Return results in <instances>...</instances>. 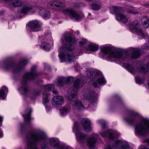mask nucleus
I'll use <instances>...</instances> for the list:
<instances>
[{"instance_id": "603ef678", "label": "nucleus", "mask_w": 149, "mask_h": 149, "mask_svg": "<svg viewBox=\"0 0 149 149\" xmlns=\"http://www.w3.org/2000/svg\"><path fill=\"white\" fill-rule=\"evenodd\" d=\"M41 92V91L40 90H36L34 92V94L35 96H36L39 94Z\"/></svg>"}, {"instance_id": "3c124183", "label": "nucleus", "mask_w": 149, "mask_h": 149, "mask_svg": "<svg viewBox=\"0 0 149 149\" xmlns=\"http://www.w3.org/2000/svg\"><path fill=\"white\" fill-rule=\"evenodd\" d=\"M148 44L147 43L144 44L141 47V48L143 49H145L148 48Z\"/></svg>"}, {"instance_id": "9d476101", "label": "nucleus", "mask_w": 149, "mask_h": 149, "mask_svg": "<svg viewBox=\"0 0 149 149\" xmlns=\"http://www.w3.org/2000/svg\"><path fill=\"white\" fill-rule=\"evenodd\" d=\"M139 24L137 21H135L131 23L129 26V28L132 31H135L141 37L140 38H144L145 37V35L143 31L141 28H139Z\"/></svg>"}, {"instance_id": "09e8293b", "label": "nucleus", "mask_w": 149, "mask_h": 149, "mask_svg": "<svg viewBox=\"0 0 149 149\" xmlns=\"http://www.w3.org/2000/svg\"><path fill=\"white\" fill-rule=\"evenodd\" d=\"M41 149H49L47 146L45 144H42L41 145Z\"/></svg>"}, {"instance_id": "f03ea898", "label": "nucleus", "mask_w": 149, "mask_h": 149, "mask_svg": "<svg viewBox=\"0 0 149 149\" xmlns=\"http://www.w3.org/2000/svg\"><path fill=\"white\" fill-rule=\"evenodd\" d=\"M47 137L45 134L41 131H39L36 133H31L27 137L28 142L27 147L29 149H38L36 142L44 141Z\"/></svg>"}, {"instance_id": "052dcab7", "label": "nucleus", "mask_w": 149, "mask_h": 149, "mask_svg": "<svg viewBox=\"0 0 149 149\" xmlns=\"http://www.w3.org/2000/svg\"><path fill=\"white\" fill-rule=\"evenodd\" d=\"M94 0H85L86 1H94Z\"/></svg>"}, {"instance_id": "a18cd8bd", "label": "nucleus", "mask_w": 149, "mask_h": 149, "mask_svg": "<svg viewBox=\"0 0 149 149\" xmlns=\"http://www.w3.org/2000/svg\"><path fill=\"white\" fill-rule=\"evenodd\" d=\"M87 42V40L86 39H83L79 42V45L82 47L86 44Z\"/></svg>"}, {"instance_id": "20e7f679", "label": "nucleus", "mask_w": 149, "mask_h": 149, "mask_svg": "<svg viewBox=\"0 0 149 149\" xmlns=\"http://www.w3.org/2000/svg\"><path fill=\"white\" fill-rule=\"evenodd\" d=\"M135 135L138 137H144L149 133V120L147 119H143L137 124L134 130Z\"/></svg>"}, {"instance_id": "c85d7f7f", "label": "nucleus", "mask_w": 149, "mask_h": 149, "mask_svg": "<svg viewBox=\"0 0 149 149\" xmlns=\"http://www.w3.org/2000/svg\"><path fill=\"white\" fill-rule=\"evenodd\" d=\"M84 81L81 79H77L74 83V87L78 89L81 87L84 84Z\"/></svg>"}, {"instance_id": "4d7b16f0", "label": "nucleus", "mask_w": 149, "mask_h": 149, "mask_svg": "<svg viewBox=\"0 0 149 149\" xmlns=\"http://www.w3.org/2000/svg\"><path fill=\"white\" fill-rule=\"evenodd\" d=\"M46 110L47 111H49L50 110V108L48 107H47V106H45Z\"/></svg>"}, {"instance_id": "ddd939ff", "label": "nucleus", "mask_w": 149, "mask_h": 149, "mask_svg": "<svg viewBox=\"0 0 149 149\" xmlns=\"http://www.w3.org/2000/svg\"><path fill=\"white\" fill-rule=\"evenodd\" d=\"M129 116L124 118V120L128 123L132 125L136 120V116L138 114L134 111H130L129 112Z\"/></svg>"}, {"instance_id": "f3484780", "label": "nucleus", "mask_w": 149, "mask_h": 149, "mask_svg": "<svg viewBox=\"0 0 149 149\" xmlns=\"http://www.w3.org/2000/svg\"><path fill=\"white\" fill-rule=\"evenodd\" d=\"M9 7H17L22 5V2L20 0H3Z\"/></svg>"}, {"instance_id": "473e14b6", "label": "nucleus", "mask_w": 149, "mask_h": 149, "mask_svg": "<svg viewBox=\"0 0 149 149\" xmlns=\"http://www.w3.org/2000/svg\"><path fill=\"white\" fill-rule=\"evenodd\" d=\"M63 50L72 51L74 49V46L72 44L68 43L65 44L62 47Z\"/></svg>"}, {"instance_id": "37998d69", "label": "nucleus", "mask_w": 149, "mask_h": 149, "mask_svg": "<svg viewBox=\"0 0 149 149\" xmlns=\"http://www.w3.org/2000/svg\"><path fill=\"white\" fill-rule=\"evenodd\" d=\"M136 81L139 84H141L144 81V80L143 79H141L139 77H137L136 78Z\"/></svg>"}, {"instance_id": "8fccbe9b", "label": "nucleus", "mask_w": 149, "mask_h": 149, "mask_svg": "<svg viewBox=\"0 0 149 149\" xmlns=\"http://www.w3.org/2000/svg\"><path fill=\"white\" fill-rule=\"evenodd\" d=\"M20 70V68H18L16 67L13 69V72L14 73H16L18 72Z\"/></svg>"}, {"instance_id": "5701e85b", "label": "nucleus", "mask_w": 149, "mask_h": 149, "mask_svg": "<svg viewBox=\"0 0 149 149\" xmlns=\"http://www.w3.org/2000/svg\"><path fill=\"white\" fill-rule=\"evenodd\" d=\"M102 3L98 0H94L90 5L91 8L94 10H99L101 7Z\"/></svg>"}, {"instance_id": "69168bd1", "label": "nucleus", "mask_w": 149, "mask_h": 149, "mask_svg": "<svg viewBox=\"0 0 149 149\" xmlns=\"http://www.w3.org/2000/svg\"><path fill=\"white\" fill-rule=\"evenodd\" d=\"M91 15V14L90 13H89L88 15V16H89Z\"/></svg>"}, {"instance_id": "e2e57ef3", "label": "nucleus", "mask_w": 149, "mask_h": 149, "mask_svg": "<svg viewBox=\"0 0 149 149\" xmlns=\"http://www.w3.org/2000/svg\"><path fill=\"white\" fill-rule=\"evenodd\" d=\"M143 149H149L148 148H143Z\"/></svg>"}, {"instance_id": "c9c22d12", "label": "nucleus", "mask_w": 149, "mask_h": 149, "mask_svg": "<svg viewBox=\"0 0 149 149\" xmlns=\"http://www.w3.org/2000/svg\"><path fill=\"white\" fill-rule=\"evenodd\" d=\"M8 89L4 86H3L2 88L0 90V97L4 99L6 97V94L5 93V91L8 92Z\"/></svg>"}, {"instance_id": "2eb2a0df", "label": "nucleus", "mask_w": 149, "mask_h": 149, "mask_svg": "<svg viewBox=\"0 0 149 149\" xmlns=\"http://www.w3.org/2000/svg\"><path fill=\"white\" fill-rule=\"evenodd\" d=\"M47 5L49 8L57 9H61L65 7V3L59 1H51Z\"/></svg>"}, {"instance_id": "e433bc0d", "label": "nucleus", "mask_w": 149, "mask_h": 149, "mask_svg": "<svg viewBox=\"0 0 149 149\" xmlns=\"http://www.w3.org/2000/svg\"><path fill=\"white\" fill-rule=\"evenodd\" d=\"M42 89L44 91H50L52 89L54 88V86L52 84H47L45 85H43L42 86Z\"/></svg>"}, {"instance_id": "de8ad7c7", "label": "nucleus", "mask_w": 149, "mask_h": 149, "mask_svg": "<svg viewBox=\"0 0 149 149\" xmlns=\"http://www.w3.org/2000/svg\"><path fill=\"white\" fill-rule=\"evenodd\" d=\"M102 126L103 130L108 127L106 122H104L102 124Z\"/></svg>"}, {"instance_id": "338daca9", "label": "nucleus", "mask_w": 149, "mask_h": 149, "mask_svg": "<svg viewBox=\"0 0 149 149\" xmlns=\"http://www.w3.org/2000/svg\"><path fill=\"white\" fill-rule=\"evenodd\" d=\"M76 33H79V31H77L76 32Z\"/></svg>"}, {"instance_id": "cd10ccee", "label": "nucleus", "mask_w": 149, "mask_h": 149, "mask_svg": "<svg viewBox=\"0 0 149 149\" xmlns=\"http://www.w3.org/2000/svg\"><path fill=\"white\" fill-rule=\"evenodd\" d=\"M64 39L65 41L68 42L74 43L75 42L74 36L70 33L66 34L64 36Z\"/></svg>"}, {"instance_id": "a878e982", "label": "nucleus", "mask_w": 149, "mask_h": 149, "mask_svg": "<svg viewBox=\"0 0 149 149\" xmlns=\"http://www.w3.org/2000/svg\"><path fill=\"white\" fill-rule=\"evenodd\" d=\"M122 13L116 15V18L117 20L121 21L123 23H126L128 22L127 18Z\"/></svg>"}, {"instance_id": "6ab92c4d", "label": "nucleus", "mask_w": 149, "mask_h": 149, "mask_svg": "<svg viewBox=\"0 0 149 149\" xmlns=\"http://www.w3.org/2000/svg\"><path fill=\"white\" fill-rule=\"evenodd\" d=\"M47 37V35H44L41 37L40 36H39V38L42 43V44L41 45V47L42 49L47 51L49 50L51 46L50 45L47 43V42H43V41H42V40L43 39V40H45L47 38L46 37Z\"/></svg>"}, {"instance_id": "7c9ffc66", "label": "nucleus", "mask_w": 149, "mask_h": 149, "mask_svg": "<svg viewBox=\"0 0 149 149\" xmlns=\"http://www.w3.org/2000/svg\"><path fill=\"white\" fill-rule=\"evenodd\" d=\"M142 24L144 28H148L149 27V19L146 16L143 17L141 19Z\"/></svg>"}, {"instance_id": "0eeeda50", "label": "nucleus", "mask_w": 149, "mask_h": 149, "mask_svg": "<svg viewBox=\"0 0 149 149\" xmlns=\"http://www.w3.org/2000/svg\"><path fill=\"white\" fill-rule=\"evenodd\" d=\"M81 94L84 98L88 99L93 105H95L96 103V94L93 91L89 89H84L81 92Z\"/></svg>"}, {"instance_id": "58836bf2", "label": "nucleus", "mask_w": 149, "mask_h": 149, "mask_svg": "<svg viewBox=\"0 0 149 149\" xmlns=\"http://www.w3.org/2000/svg\"><path fill=\"white\" fill-rule=\"evenodd\" d=\"M89 47L91 50L95 51L97 50L99 48L98 46L94 44H91L89 45Z\"/></svg>"}, {"instance_id": "72a5a7b5", "label": "nucleus", "mask_w": 149, "mask_h": 149, "mask_svg": "<svg viewBox=\"0 0 149 149\" xmlns=\"http://www.w3.org/2000/svg\"><path fill=\"white\" fill-rule=\"evenodd\" d=\"M70 110V108L69 106H64L60 110L61 114L62 116H64L69 112Z\"/></svg>"}, {"instance_id": "423d86ee", "label": "nucleus", "mask_w": 149, "mask_h": 149, "mask_svg": "<svg viewBox=\"0 0 149 149\" xmlns=\"http://www.w3.org/2000/svg\"><path fill=\"white\" fill-rule=\"evenodd\" d=\"M101 50L103 53L106 55L109 60L112 58H117L120 60L123 59L122 54L119 52H114L110 47H104L101 49Z\"/></svg>"}, {"instance_id": "393cba45", "label": "nucleus", "mask_w": 149, "mask_h": 149, "mask_svg": "<svg viewBox=\"0 0 149 149\" xmlns=\"http://www.w3.org/2000/svg\"><path fill=\"white\" fill-rule=\"evenodd\" d=\"M31 112V108H29L25 111V114L22 115L26 123L29 122L30 120V116Z\"/></svg>"}, {"instance_id": "9b49d317", "label": "nucleus", "mask_w": 149, "mask_h": 149, "mask_svg": "<svg viewBox=\"0 0 149 149\" xmlns=\"http://www.w3.org/2000/svg\"><path fill=\"white\" fill-rule=\"evenodd\" d=\"M34 7V6L31 3H27L24 5L19 12L24 14H31L35 12L33 9Z\"/></svg>"}, {"instance_id": "b1692460", "label": "nucleus", "mask_w": 149, "mask_h": 149, "mask_svg": "<svg viewBox=\"0 0 149 149\" xmlns=\"http://www.w3.org/2000/svg\"><path fill=\"white\" fill-rule=\"evenodd\" d=\"M123 10L121 7L116 6H113L110 8V12L113 14L115 13L116 15L122 13Z\"/></svg>"}, {"instance_id": "49530a36", "label": "nucleus", "mask_w": 149, "mask_h": 149, "mask_svg": "<svg viewBox=\"0 0 149 149\" xmlns=\"http://www.w3.org/2000/svg\"><path fill=\"white\" fill-rule=\"evenodd\" d=\"M127 12L128 13H132L133 14H135L138 13V12L135 10H134L128 9Z\"/></svg>"}, {"instance_id": "79ce46f5", "label": "nucleus", "mask_w": 149, "mask_h": 149, "mask_svg": "<svg viewBox=\"0 0 149 149\" xmlns=\"http://www.w3.org/2000/svg\"><path fill=\"white\" fill-rule=\"evenodd\" d=\"M97 81L99 84H104L106 83V81L104 79V77L98 78L97 79Z\"/></svg>"}, {"instance_id": "6e6d98bb", "label": "nucleus", "mask_w": 149, "mask_h": 149, "mask_svg": "<svg viewBox=\"0 0 149 149\" xmlns=\"http://www.w3.org/2000/svg\"><path fill=\"white\" fill-rule=\"evenodd\" d=\"M144 142L147 143L149 145V139H146L144 141Z\"/></svg>"}, {"instance_id": "c756f323", "label": "nucleus", "mask_w": 149, "mask_h": 149, "mask_svg": "<svg viewBox=\"0 0 149 149\" xmlns=\"http://www.w3.org/2000/svg\"><path fill=\"white\" fill-rule=\"evenodd\" d=\"M138 70L139 72L143 74H146L149 70V63L146 65H143L141 66Z\"/></svg>"}, {"instance_id": "aec40b11", "label": "nucleus", "mask_w": 149, "mask_h": 149, "mask_svg": "<svg viewBox=\"0 0 149 149\" xmlns=\"http://www.w3.org/2000/svg\"><path fill=\"white\" fill-rule=\"evenodd\" d=\"M100 134L103 137H105L108 135L109 138L112 140L114 139L115 135L117 134L116 132L109 130H108L107 132H104L102 131L100 133Z\"/></svg>"}, {"instance_id": "a19ab883", "label": "nucleus", "mask_w": 149, "mask_h": 149, "mask_svg": "<svg viewBox=\"0 0 149 149\" xmlns=\"http://www.w3.org/2000/svg\"><path fill=\"white\" fill-rule=\"evenodd\" d=\"M65 54L63 51H60L59 54V58L61 59L62 62L65 59Z\"/></svg>"}, {"instance_id": "bb28decb", "label": "nucleus", "mask_w": 149, "mask_h": 149, "mask_svg": "<svg viewBox=\"0 0 149 149\" xmlns=\"http://www.w3.org/2000/svg\"><path fill=\"white\" fill-rule=\"evenodd\" d=\"M132 52L131 57L133 58H137L140 56L141 51L140 49H139L132 48L131 49Z\"/></svg>"}, {"instance_id": "bf43d9fd", "label": "nucleus", "mask_w": 149, "mask_h": 149, "mask_svg": "<svg viewBox=\"0 0 149 149\" xmlns=\"http://www.w3.org/2000/svg\"><path fill=\"white\" fill-rule=\"evenodd\" d=\"M3 120V117L0 116V123L2 122Z\"/></svg>"}, {"instance_id": "13d9d810", "label": "nucleus", "mask_w": 149, "mask_h": 149, "mask_svg": "<svg viewBox=\"0 0 149 149\" xmlns=\"http://www.w3.org/2000/svg\"><path fill=\"white\" fill-rule=\"evenodd\" d=\"M3 136V132H2L0 131V138Z\"/></svg>"}, {"instance_id": "864d4df0", "label": "nucleus", "mask_w": 149, "mask_h": 149, "mask_svg": "<svg viewBox=\"0 0 149 149\" xmlns=\"http://www.w3.org/2000/svg\"><path fill=\"white\" fill-rule=\"evenodd\" d=\"M52 92L54 94L56 95H58L59 94L58 92L55 90L53 91Z\"/></svg>"}, {"instance_id": "2f4dec72", "label": "nucleus", "mask_w": 149, "mask_h": 149, "mask_svg": "<svg viewBox=\"0 0 149 149\" xmlns=\"http://www.w3.org/2000/svg\"><path fill=\"white\" fill-rule=\"evenodd\" d=\"M50 94L47 93H43L42 102L44 104L48 103L49 100Z\"/></svg>"}, {"instance_id": "1a4fd4ad", "label": "nucleus", "mask_w": 149, "mask_h": 149, "mask_svg": "<svg viewBox=\"0 0 149 149\" xmlns=\"http://www.w3.org/2000/svg\"><path fill=\"white\" fill-rule=\"evenodd\" d=\"M130 149L128 144L125 142L122 141L120 140H116L112 147L111 145H108L105 149Z\"/></svg>"}, {"instance_id": "680f3d73", "label": "nucleus", "mask_w": 149, "mask_h": 149, "mask_svg": "<svg viewBox=\"0 0 149 149\" xmlns=\"http://www.w3.org/2000/svg\"><path fill=\"white\" fill-rule=\"evenodd\" d=\"M146 7L149 8V4H148L146 5Z\"/></svg>"}, {"instance_id": "dca6fc26", "label": "nucleus", "mask_w": 149, "mask_h": 149, "mask_svg": "<svg viewBox=\"0 0 149 149\" xmlns=\"http://www.w3.org/2000/svg\"><path fill=\"white\" fill-rule=\"evenodd\" d=\"M29 26L33 31L36 32L40 31L42 29L41 24L38 21L35 20L30 22Z\"/></svg>"}, {"instance_id": "f704fd0d", "label": "nucleus", "mask_w": 149, "mask_h": 149, "mask_svg": "<svg viewBox=\"0 0 149 149\" xmlns=\"http://www.w3.org/2000/svg\"><path fill=\"white\" fill-rule=\"evenodd\" d=\"M123 65L124 67L126 68L131 73L133 74L136 73V71L132 65L127 63H123Z\"/></svg>"}, {"instance_id": "0e129e2a", "label": "nucleus", "mask_w": 149, "mask_h": 149, "mask_svg": "<svg viewBox=\"0 0 149 149\" xmlns=\"http://www.w3.org/2000/svg\"><path fill=\"white\" fill-rule=\"evenodd\" d=\"M99 121L101 122H103L102 120H100Z\"/></svg>"}, {"instance_id": "5fc2aeb1", "label": "nucleus", "mask_w": 149, "mask_h": 149, "mask_svg": "<svg viewBox=\"0 0 149 149\" xmlns=\"http://www.w3.org/2000/svg\"><path fill=\"white\" fill-rule=\"evenodd\" d=\"M93 85L95 87V88H96L97 87L98 84L96 82H94L93 84Z\"/></svg>"}, {"instance_id": "f257e3e1", "label": "nucleus", "mask_w": 149, "mask_h": 149, "mask_svg": "<svg viewBox=\"0 0 149 149\" xmlns=\"http://www.w3.org/2000/svg\"><path fill=\"white\" fill-rule=\"evenodd\" d=\"M73 132H77L75 134L77 140L79 142L84 143L86 141L88 146L91 149H94L95 143L98 139V135L96 134L88 138V136L84 133L81 132H78L79 130V126L77 122L74 123L73 127Z\"/></svg>"}, {"instance_id": "4be33fe9", "label": "nucleus", "mask_w": 149, "mask_h": 149, "mask_svg": "<svg viewBox=\"0 0 149 149\" xmlns=\"http://www.w3.org/2000/svg\"><path fill=\"white\" fill-rule=\"evenodd\" d=\"M64 99L62 96H54L52 101V104L54 106L61 105L63 103Z\"/></svg>"}, {"instance_id": "4c0bfd02", "label": "nucleus", "mask_w": 149, "mask_h": 149, "mask_svg": "<svg viewBox=\"0 0 149 149\" xmlns=\"http://www.w3.org/2000/svg\"><path fill=\"white\" fill-rule=\"evenodd\" d=\"M67 60L68 62L72 63L74 62L75 60V56L73 54L70 55L69 54H67L66 55Z\"/></svg>"}, {"instance_id": "39448f33", "label": "nucleus", "mask_w": 149, "mask_h": 149, "mask_svg": "<svg viewBox=\"0 0 149 149\" xmlns=\"http://www.w3.org/2000/svg\"><path fill=\"white\" fill-rule=\"evenodd\" d=\"M69 103L72 104L75 109L79 110L84 109V107L82 105V102L77 99V91L73 88H70L68 91Z\"/></svg>"}, {"instance_id": "f8f14e48", "label": "nucleus", "mask_w": 149, "mask_h": 149, "mask_svg": "<svg viewBox=\"0 0 149 149\" xmlns=\"http://www.w3.org/2000/svg\"><path fill=\"white\" fill-rule=\"evenodd\" d=\"M74 78L71 76H69L66 78L63 77H59L56 85L58 86H62L65 84V83L67 84H70L74 80Z\"/></svg>"}, {"instance_id": "412c9836", "label": "nucleus", "mask_w": 149, "mask_h": 149, "mask_svg": "<svg viewBox=\"0 0 149 149\" xmlns=\"http://www.w3.org/2000/svg\"><path fill=\"white\" fill-rule=\"evenodd\" d=\"M38 9L39 14L44 18H47L50 16V13L45 8L39 7Z\"/></svg>"}, {"instance_id": "c03bdc74", "label": "nucleus", "mask_w": 149, "mask_h": 149, "mask_svg": "<svg viewBox=\"0 0 149 149\" xmlns=\"http://www.w3.org/2000/svg\"><path fill=\"white\" fill-rule=\"evenodd\" d=\"M85 6V5L84 4V3L81 2H79L75 4V6L80 7H84Z\"/></svg>"}, {"instance_id": "7ed1b4c3", "label": "nucleus", "mask_w": 149, "mask_h": 149, "mask_svg": "<svg viewBox=\"0 0 149 149\" xmlns=\"http://www.w3.org/2000/svg\"><path fill=\"white\" fill-rule=\"evenodd\" d=\"M36 68L37 66L34 65L31 68L29 72L26 73L24 75L22 82V86L18 89L22 93L26 94L28 91L27 81L33 79L38 77V74L36 71Z\"/></svg>"}, {"instance_id": "ea45409f", "label": "nucleus", "mask_w": 149, "mask_h": 149, "mask_svg": "<svg viewBox=\"0 0 149 149\" xmlns=\"http://www.w3.org/2000/svg\"><path fill=\"white\" fill-rule=\"evenodd\" d=\"M28 61L26 60H22L19 62L18 65V66L20 67V68L23 67L26 65Z\"/></svg>"}, {"instance_id": "a211bd4d", "label": "nucleus", "mask_w": 149, "mask_h": 149, "mask_svg": "<svg viewBox=\"0 0 149 149\" xmlns=\"http://www.w3.org/2000/svg\"><path fill=\"white\" fill-rule=\"evenodd\" d=\"M81 125L84 129L85 131L86 132H89L91 130V122L88 119H83L81 122Z\"/></svg>"}, {"instance_id": "4468645a", "label": "nucleus", "mask_w": 149, "mask_h": 149, "mask_svg": "<svg viewBox=\"0 0 149 149\" xmlns=\"http://www.w3.org/2000/svg\"><path fill=\"white\" fill-rule=\"evenodd\" d=\"M51 145L54 148L58 149H71L70 148L60 145L58 139L52 138L49 140Z\"/></svg>"}, {"instance_id": "6e6552de", "label": "nucleus", "mask_w": 149, "mask_h": 149, "mask_svg": "<svg viewBox=\"0 0 149 149\" xmlns=\"http://www.w3.org/2000/svg\"><path fill=\"white\" fill-rule=\"evenodd\" d=\"M63 13L68 16L71 19L76 20H80L84 17L83 13H79L74 9H66L64 10Z\"/></svg>"}]
</instances>
